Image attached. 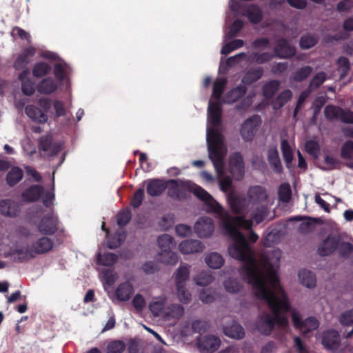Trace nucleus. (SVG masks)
I'll use <instances>...</instances> for the list:
<instances>
[{
    "instance_id": "obj_36",
    "label": "nucleus",
    "mask_w": 353,
    "mask_h": 353,
    "mask_svg": "<svg viewBox=\"0 0 353 353\" xmlns=\"http://www.w3.org/2000/svg\"><path fill=\"white\" fill-rule=\"evenodd\" d=\"M300 283L308 289L314 288L316 285V279L314 273L309 270L301 269L298 272Z\"/></svg>"
},
{
    "instance_id": "obj_25",
    "label": "nucleus",
    "mask_w": 353,
    "mask_h": 353,
    "mask_svg": "<svg viewBox=\"0 0 353 353\" xmlns=\"http://www.w3.org/2000/svg\"><path fill=\"white\" fill-rule=\"evenodd\" d=\"M204 248V245L198 239H185L179 245V249L183 254L201 252Z\"/></svg>"
},
{
    "instance_id": "obj_61",
    "label": "nucleus",
    "mask_w": 353,
    "mask_h": 353,
    "mask_svg": "<svg viewBox=\"0 0 353 353\" xmlns=\"http://www.w3.org/2000/svg\"><path fill=\"white\" fill-rule=\"evenodd\" d=\"M312 72V68L310 65L301 67L293 74V80L296 82L303 81L311 74Z\"/></svg>"
},
{
    "instance_id": "obj_20",
    "label": "nucleus",
    "mask_w": 353,
    "mask_h": 353,
    "mask_svg": "<svg viewBox=\"0 0 353 353\" xmlns=\"http://www.w3.org/2000/svg\"><path fill=\"white\" fill-rule=\"evenodd\" d=\"M226 198L228 205L234 212L241 213L245 211L248 205L246 197L234 192H229Z\"/></svg>"
},
{
    "instance_id": "obj_24",
    "label": "nucleus",
    "mask_w": 353,
    "mask_h": 353,
    "mask_svg": "<svg viewBox=\"0 0 353 353\" xmlns=\"http://www.w3.org/2000/svg\"><path fill=\"white\" fill-rule=\"evenodd\" d=\"M267 159L274 172L281 174L283 172V168L276 145H272L268 147Z\"/></svg>"
},
{
    "instance_id": "obj_4",
    "label": "nucleus",
    "mask_w": 353,
    "mask_h": 353,
    "mask_svg": "<svg viewBox=\"0 0 353 353\" xmlns=\"http://www.w3.org/2000/svg\"><path fill=\"white\" fill-rule=\"evenodd\" d=\"M259 239V235L252 230L249 231L248 238L245 234L236 230L233 236V242L228 248V254L233 259L245 262L252 259L254 250L250 243H255Z\"/></svg>"
},
{
    "instance_id": "obj_11",
    "label": "nucleus",
    "mask_w": 353,
    "mask_h": 353,
    "mask_svg": "<svg viewBox=\"0 0 353 353\" xmlns=\"http://www.w3.org/2000/svg\"><path fill=\"white\" fill-rule=\"evenodd\" d=\"M261 124V117L254 114L247 118L241 125L239 133L245 142H251Z\"/></svg>"
},
{
    "instance_id": "obj_37",
    "label": "nucleus",
    "mask_w": 353,
    "mask_h": 353,
    "mask_svg": "<svg viewBox=\"0 0 353 353\" xmlns=\"http://www.w3.org/2000/svg\"><path fill=\"white\" fill-rule=\"evenodd\" d=\"M263 68L261 66L248 70L241 79V83L251 85L259 80L263 75Z\"/></svg>"
},
{
    "instance_id": "obj_9",
    "label": "nucleus",
    "mask_w": 353,
    "mask_h": 353,
    "mask_svg": "<svg viewBox=\"0 0 353 353\" xmlns=\"http://www.w3.org/2000/svg\"><path fill=\"white\" fill-rule=\"evenodd\" d=\"M72 69L64 59H60L53 65V74L55 81L59 83L61 90L68 91L70 88V75Z\"/></svg>"
},
{
    "instance_id": "obj_33",
    "label": "nucleus",
    "mask_w": 353,
    "mask_h": 353,
    "mask_svg": "<svg viewBox=\"0 0 353 353\" xmlns=\"http://www.w3.org/2000/svg\"><path fill=\"white\" fill-rule=\"evenodd\" d=\"M134 291L133 285L129 281H125L117 286L114 295L119 301H127L130 299Z\"/></svg>"
},
{
    "instance_id": "obj_42",
    "label": "nucleus",
    "mask_w": 353,
    "mask_h": 353,
    "mask_svg": "<svg viewBox=\"0 0 353 353\" xmlns=\"http://www.w3.org/2000/svg\"><path fill=\"white\" fill-rule=\"evenodd\" d=\"M23 176L22 169L18 166H14L6 174V183L10 187H13L22 179Z\"/></svg>"
},
{
    "instance_id": "obj_27",
    "label": "nucleus",
    "mask_w": 353,
    "mask_h": 353,
    "mask_svg": "<svg viewBox=\"0 0 353 353\" xmlns=\"http://www.w3.org/2000/svg\"><path fill=\"white\" fill-rule=\"evenodd\" d=\"M35 52L36 50L32 46H29L22 50L14 62V68L20 70L26 68L30 62V58L32 57Z\"/></svg>"
},
{
    "instance_id": "obj_2",
    "label": "nucleus",
    "mask_w": 353,
    "mask_h": 353,
    "mask_svg": "<svg viewBox=\"0 0 353 353\" xmlns=\"http://www.w3.org/2000/svg\"><path fill=\"white\" fill-rule=\"evenodd\" d=\"M239 272L243 281L252 285L254 296L268 303V309H293L285 293L283 294L282 307L274 305V302L278 301L277 297L273 292L267 289L254 268L243 265L239 268Z\"/></svg>"
},
{
    "instance_id": "obj_60",
    "label": "nucleus",
    "mask_w": 353,
    "mask_h": 353,
    "mask_svg": "<svg viewBox=\"0 0 353 353\" xmlns=\"http://www.w3.org/2000/svg\"><path fill=\"white\" fill-rule=\"evenodd\" d=\"M268 214V208L264 205H261L255 208L252 213V219L256 224L262 223Z\"/></svg>"
},
{
    "instance_id": "obj_48",
    "label": "nucleus",
    "mask_w": 353,
    "mask_h": 353,
    "mask_svg": "<svg viewBox=\"0 0 353 353\" xmlns=\"http://www.w3.org/2000/svg\"><path fill=\"white\" fill-rule=\"evenodd\" d=\"M214 280V277L209 270H202L194 277L196 285L199 286H207Z\"/></svg>"
},
{
    "instance_id": "obj_10",
    "label": "nucleus",
    "mask_w": 353,
    "mask_h": 353,
    "mask_svg": "<svg viewBox=\"0 0 353 353\" xmlns=\"http://www.w3.org/2000/svg\"><path fill=\"white\" fill-rule=\"evenodd\" d=\"M63 148V143L61 141L53 142V137L51 134H46L38 139V150L39 152H44L46 160L51 161Z\"/></svg>"
},
{
    "instance_id": "obj_34",
    "label": "nucleus",
    "mask_w": 353,
    "mask_h": 353,
    "mask_svg": "<svg viewBox=\"0 0 353 353\" xmlns=\"http://www.w3.org/2000/svg\"><path fill=\"white\" fill-rule=\"evenodd\" d=\"M248 197L252 204H258L265 201L268 194L264 187L257 185L249 188Z\"/></svg>"
},
{
    "instance_id": "obj_58",
    "label": "nucleus",
    "mask_w": 353,
    "mask_h": 353,
    "mask_svg": "<svg viewBox=\"0 0 353 353\" xmlns=\"http://www.w3.org/2000/svg\"><path fill=\"white\" fill-rule=\"evenodd\" d=\"M159 255L160 260L165 264L174 265L179 261L178 254L172 250L160 252Z\"/></svg>"
},
{
    "instance_id": "obj_35",
    "label": "nucleus",
    "mask_w": 353,
    "mask_h": 353,
    "mask_svg": "<svg viewBox=\"0 0 353 353\" xmlns=\"http://www.w3.org/2000/svg\"><path fill=\"white\" fill-rule=\"evenodd\" d=\"M340 156L343 159L351 160L345 163V165L353 170V141H345L341 147Z\"/></svg>"
},
{
    "instance_id": "obj_44",
    "label": "nucleus",
    "mask_w": 353,
    "mask_h": 353,
    "mask_svg": "<svg viewBox=\"0 0 353 353\" xmlns=\"http://www.w3.org/2000/svg\"><path fill=\"white\" fill-rule=\"evenodd\" d=\"M319 42L317 35L306 33L303 34L299 39V47L301 50H309L314 47Z\"/></svg>"
},
{
    "instance_id": "obj_16",
    "label": "nucleus",
    "mask_w": 353,
    "mask_h": 353,
    "mask_svg": "<svg viewBox=\"0 0 353 353\" xmlns=\"http://www.w3.org/2000/svg\"><path fill=\"white\" fill-rule=\"evenodd\" d=\"M59 219L54 212L44 215L38 223V230L44 235H53L58 230Z\"/></svg>"
},
{
    "instance_id": "obj_30",
    "label": "nucleus",
    "mask_w": 353,
    "mask_h": 353,
    "mask_svg": "<svg viewBox=\"0 0 353 353\" xmlns=\"http://www.w3.org/2000/svg\"><path fill=\"white\" fill-rule=\"evenodd\" d=\"M53 245V241L50 238L42 236L32 243V251L35 255L45 254L52 249Z\"/></svg>"
},
{
    "instance_id": "obj_3",
    "label": "nucleus",
    "mask_w": 353,
    "mask_h": 353,
    "mask_svg": "<svg viewBox=\"0 0 353 353\" xmlns=\"http://www.w3.org/2000/svg\"><path fill=\"white\" fill-rule=\"evenodd\" d=\"M37 105H28L25 112L30 119L39 124L48 123L49 119L55 121L67 114L65 103L61 100L52 101L49 98L41 97L38 99Z\"/></svg>"
},
{
    "instance_id": "obj_64",
    "label": "nucleus",
    "mask_w": 353,
    "mask_h": 353,
    "mask_svg": "<svg viewBox=\"0 0 353 353\" xmlns=\"http://www.w3.org/2000/svg\"><path fill=\"white\" fill-rule=\"evenodd\" d=\"M192 330L194 333L202 334L210 330V324L205 320H195L192 323Z\"/></svg>"
},
{
    "instance_id": "obj_49",
    "label": "nucleus",
    "mask_w": 353,
    "mask_h": 353,
    "mask_svg": "<svg viewBox=\"0 0 353 353\" xmlns=\"http://www.w3.org/2000/svg\"><path fill=\"white\" fill-rule=\"evenodd\" d=\"M158 245L161 250V252L172 250L175 246V242L173 236L168 234H161L157 239Z\"/></svg>"
},
{
    "instance_id": "obj_23",
    "label": "nucleus",
    "mask_w": 353,
    "mask_h": 353,
    "mask_svg": "<svg viewBox=\"0 0 353 353\" xmlns=\"http://www.w3.org/2000/svg\"><path fill=\"white\" fill-rule=\"evenodd\" d=\"M67 155V152H64L61 157H59V160L58 163L56 165H52V185L50 191L47 192L42 199L43 204L45 207L49 208L53 205V201L55 198L54 194V174L57 172V169L63 163L65 160V157Z\"/></svg>"
},
{
    "instance_id": "obj_43",
    "label": "nucleus",
    "mask_w": 353,
    "mask_h": 353,
    "mask_svg": "<svg viewBox=\"0 0 353 353\" xmlns=\"http://www.w3.org/2000/svg\"><path fill=\"white\" fill-rule=\"evenodd\" d=\"M281 148L283 159L286 164V168L290 170L292 168L294 154L291 146L286 139H283L281 141Z\"/></svg>"
},
{
    "instance_id": "obj_39",
    "label": "nucleus",
    "mask_w": 353,
    "mask_h": 353,
    "mask_svg": "<svg viewBox=\"0 0 353 353\" xmlns=\"http://www.w3.org/2000/svg\"><path fill=\"white\" fill-rule=\"evenodd\" d=\"M247 84L243 83L239 84L234 88L230 90L225 96V101L227 103H232L243 97L245 94L248 90L247 87L245 86Z\"/></svg>"
},
{
    "instance_id": "obj_53",
    "label": "nucleus",
    "mask_w": 353,
    "mask_h": 353,
    "mask_svg": "<svg viewBox=\"0 0 353 353\" xmlns=\"http://www.w3.org/2000/svg\"><path fill=\"white\" fill-rule=\"evenodd\" d=\"M279 199L282 203H288L292 199V189L289 183H282L278 188Z\"/></svg>"
},
{
    "instance_id": "obj_56",
    "label": "nucleus",
    "mask_w": 353,
    "mask_h": 353,
    "mask_svg": "<svg viewBox=\"0 0 353 353\" xmlns=\"http://www.w3.org/2000/svg\"><path fill=\"white\" fill-rule=\"evenodd\" d=\"M324 162L327 165V167L319 166V168L322 171L328 172L332 170L340 169V160L331 155L326 154L324 157Z\"/></svg>"
},
{
    "instance_id": "obj_38",
    "label": "nucleus",
    "mask_w": 353,
    "mask_h": 353,
    "mask_svg": "<svg viewBox=\"0 0 353 353\" xmlns=\"http://www.w3.org/2000/svg\"><path fill=\"white\" fill-rule=\"evenodd\" d=\"M291 90L287 88L281 92L272 101V108L274 110H278L283 108L292 97Z\"/></svg>"
},
{
    "instance_id": "obj_63",
    "label": "nucleus",
    "mask_w": 353,
    "mask_h": 353,
    "mask_svg": "<svg viewBox=\"0 0 353 353\" xmlns=\"http://www.w3.org/2000/svg\"><path fill=\"white\" fill-rule=\"evenodd\" d=\"M145 191L143 186L139 188L133 194L130 201V205L134 209L139 208L144 199Z\"/></svg>"
},
{
    "instance_id": "obj_46",
    "label": "nucleus",
    "mask_w": 353,
    "mask_h": 353,
    "mask_svg": "<svg viewBox=\"0 0 353 353\" xmlns=\"http://www.w3.org/2000/svg\"><path fill=\"white\" fill-rule=\"evenodd\" d=\"M274 58V55L268 52H253L248 56V61L256 64H263L269 62Z\"/></svg>"
},
{
    "instance_id": "obj_15",
    "label": "nucleus",
    "mask_w": 353,
    "mask_h": 353,
    "mask_svg": "<svg viewBox=\"0 0 353 353\" xmlns=\"http://www.w3.org/2000/svg\"><path fill=\"white\" fill-rule=\"evenodd\" d=\"M292 311V316L294 325L296 329L299 330L302 334H307L318 328L319 324L316 318L310 316L303 321L297 312L298 310Z\"/></svg>"
},
{
    "instance_id": "obj_26",
    "label": "nucleus",
    "mask_w": 353,
    "mask_h": 353,
    "mask_svg": "<svg viewBox=\"0 0 353 353\" xmlns=\"http://www.w3.org/2000/svg\"><path fill=\"white\" fill-rule=\"evenodd\" d=\"M10 254L14 256V261L17 263L26 262L35 257L31 246L28 243L23 247L16 246L12 249Z\"/></svg>"
},
{
    "instance_id": "obj_45",
    "label": "nucleus",
    "mask_w": 353,
    "mask_h": 353,
    "mask_svg": "<svg viewBox=\"0 0 353 353\" xmlns=\"http://www.w3.org/2000/svg\"><path fill=\"white\" fill-rule=\"evenodd\" d=\"M101 281L105 289L114 284L117 279V274L112 268H103L101 272Z\"/></svg>"
},
{
    "instance_id": "obj_13",
    "label": "nucleus",
    "mask_w": 353,
    "mask_h": 353,
    "mask_svg": "<svg viewBox=\"0 0 353 353\" xmlns=\"http://www.w3.org/2000/svg\"><path fill=\"white\" fill-rule=\"evenodd\" d=\"M296 49L289 40L285 37H279L275 41L273 48L274 57L281 59H292L296 54Z\"/></svg>"
},
{
    "instance_id": "obj_1",
    "label": "nucleus",
    "mask_w": 353,
    "mask_h": 353,
    "mask_svg": "<svg viewBox=\"0 0 353 353\" xmlns=\"http://www.w3.org/2000/svg\"><path fill=\"white\" fill-rule=\"evenodd\" d=\"M222 117L221 104L210 100L207 110L206 144L208 158L217 172L222 169L228 153L225 138L223 134Z\"/></svg>"
},
{
    "instance_id": "obj_62",
    "label": "nucleus",
    "mask_w": 353,
    "mask_h": 353,
    "mask_svg": "<svg viewBox=\"0 0 353 353\" xmlns=\"http://www.w3.org/2000/svg\"><path fill=\"white\" fill-rule=\"evenodd\" d=\"M341 107L328 104L324 108V115L325 117L329 121H333L334 119H338L340 114Z\"/></svg>"
},
{
    "instance_id": "obj_7",
    "label": "nucleus",
    "mask_w": 353,
    "mask_h": 353,
    "mask_svg": "<svg viewBox=\"0 0 353 353\" xmlns=\"http://www.w3.org/2000/svg\"><path fill=\"white\" fill-rule=\"evenodd\" d=\"M228 6L229 11L226 12L225 16L226 21L229 20L230 12H232L234 17H247L252 24H259L263 19L262 10L255 3L245 6L243 3H235L234 0H232Z\"/></svg>"
},
{
    "instance_id": "obj_57",
    "label": "nucleus",
    "mask_w": 353,
    "mask_h": 353,
    "mask_svg": "<svg viewBox=\"0 0 353 353\" xmlns=\"http://www.w3.org/2000/svg\"><path fill=\"white\" fill-rule=\"evenodd\" d=\"M305 150L314 159H318L320 154L321 147L317 141L310 139L305 142Z\"/></svg>"
},
{
    "instance_id": "obj_19",
    "label": "nucleus",
    "mask_w": 353,
    "mask_h": 353,
    "mask_svg": "<svg viewBox=\"0 0 353 353\" xmlns=\"http://www.w3.org/2000/svg\"><path fill=\"white\" fill-rule=\"evenodd\" d=\"M323 345L328 350L336 352L340 346L341 339L339 332L334 330L324 332L321 336Z\"/></svg>"
},
{
    "instance_id": "obj_41",
    "label": "nucleus",
    "mask_w": 353,
    "mask_h": 353,
    "mask_svg": "<svg viewBox=\"0 0 353 353\" xmlns=\"http://www.w3.org/2000/svg\"><path fill=\"white\" fill-rule=\"evenodd\" d=\"M229 163L232 167L235 168L238 170L241 177L244 176L245 163L240 152H234L230 155Z\"/></svg>"
},
{
    "instance_id": "obj_50",
    "label": "nucleus",
    "mask_w": 353,
    "mask_h": 353,
    "mask_svg": "<svg viewBox=\"0 0 353 353\" xmlns=\"http://www.w3.org/2000/svg\"><path fill=\"white\" fill-rule=\"evenodd\" d=\"M227 81H228L227 79L224 77H218L214 81V82L213 83L212 93V95L214 99H216L217 100L221 99L222 94L223 93L225 87L226 85Z\"/></svg>"
},
{
    "instance_id": "obj_51",
    "label": "nucleus",
    "mask_w": 353,
    "mask_h": 353,
    "mask_svg": "<svg viewBox=\"0 0 353 353\" xmlns=\"http://www.w3.org/2000/svg\"><path fill=\"white\" fill-rule=\"evenodd\" d=\"M52 70V66L44 61L36 63L32 68V74L34 77L40 78L48 74Z\"/></svg>"
},
{
    "instance_id": "obj_5",
    "label": "nucleus",
    "mask_w": 353,
    "mask_h": 353,
    "mask_svg": "<svg viewBox=\"0 0 353 353\" xmlns=\"http://www.w3.org/2000/svg\"><path fill=\"white\" fill-rule=\"evenodd\" d=\"M335 252L342 258L347 259L353 253V245L349 241H345L341 234L330 232L318 245L317 253L325 257Z\"/></svg>"
},
{
    "instance_id": "obj_29",
    "label": "nucleus",
    "mask_w": 353,
    "mask_h": 353,
    "mask_svg": "<svg viewBox=\"0 0 353 353\" xmlns=\"http://www.w3.org/2000/svg\"><path fill=\"white\" fill-rule=\"evenodd\" d=\"M223 330L225 335L234 339H242L245 335L243 327L234 320L226 323Z\"/></svg>"
},
{
    "instance_id": "obj_6",
    "label": "nucleus",
    "mask_w": 353,
    "mask_h": 353,
    "mask_svg": "<svg viewBox=\"0 0 353 353\" xmlns=\"http://www.w3.org/2000/svg\"><path fill=\"white\" fill-rule=\"evenodd\" d=\"M271 315H263L256 321V328L263 334L268 335L274 329L281 330L282 333L288 332L289 328V310H272Z\"/></svg>"
},
{
    "instance_id": "obj_55",
    "label": "nucleus",
    "mask_w": 353,
    "mask_h": 353,
    "mask_svg": "<svg viewBox=\"0 0 353 353\" xmlns=\"http://www.w3.org/2000/svg\"><path fill=\"white\" fill-rule=\"evenodd\" d=\"M223 286L226 292L230 294H235L241 291L242 285L240 281L233 277H228L223 282Z\"/></svg>"
},
{
    "instance_id": "obj_12",
    "label": "nucleus",
    "mask_w": 353,
    "mask_h": 353,
    "mask_svg": "<svg viewBox=\"0 0 353 353\" xmlns=\"http://www.w3.org/2000/svg\"><path fill=\"white\" fill-rule=\"evenodd\" d=\"M188 182H190V181H184L180 179H168V196L176 201L186 199L188 194L186 190L183 188H185L188 190V185H186Z\"/></svg>"
},
{
    "instance_id": "obj_32",
    "label": "nucleus",
    "mask_w": 353,
    "mask_h": 353,
    "mask_svg": "<svg viewBox=\"0 0 353 353\" xmlns=\"http://www.w3.org/2000/svg\"><path fill=\"white\" fill-rule=\"evenodd\" d=\"M190 276V266L180 265L174 273L176 287L186 286Z\"/></svg>"
},
{
    "instance_id": "obj_47",
    "label": "nucleus",
    "mask_w": 353,
    "mask_h": 353,
    "mask_svg": "<svg viewBox=\"0 0 353 353\" xmlns=\"http://www.w3.org/2000/svg\"><path fill=\"white\" fill-rule=\"evenodd\" d=\"M206 264L212 269H219L224 264L223 256L217 252H211L205 257Z\"/></svg>"
},
{
    "instance_id": "obj_31",
    "label": "nucleus",
    "mask_w": 353,
    "mask_h": 353,
    "mask_svg": "<svg viewBox=\"0 0 353 353\" xmlns=\"http://www.w3.org/2000/svg\"><path fill=\"white\" fill-rule=\"evenodd\" d=\"M59 87V83L52 77H46L36 85L37 92L41 94H50Z\"/></svg>"
},
{
    "instance_id": "obj_21",
    "label": "nucleus",
    "mask_w": 353,
    "mask_h": 353,
    "mask_svg": "<svg viewBox=\"0 0 353 353\" xmlns=\"http://www.w3.org/2000/svg\"><path fill=\"white\" fill-rule=\"evenodd\" d=\"M21 211L19 203L11 199L0 200V214L6 217H16Z\"/></svg>"
},
{
    "instance_id": "obj_8",
    "label": "nucleus",
    "mask_w": 353,
    "mask_h": 353,
    "mask_svg": "<svg viewBox=\"0 0 353 353\" xmlns=\"http://www.w3.org/2000/svg\"><path fill=\"white\" fill-rule=\"evenodd\" d=\"M186 185H188V191L203 203L206 212L219 214L224 212L223 206L204 188L192 181Z\"/></svg>"
},
{
    "instance_id": "obj_22",
    "label": "nucleus",
    "mask_w": 353,
    "mask_h": 353,
    "mask_svg": "<svg viewBox=\"0 0 353 353\" xmlns=\"http://www.w3.org/2000/svg\"><path fill=\"white\" fill-rule=\"evenodd\" d=\"M154 317L159 318L162 323L168 325H175L183 310H150Z\"/></svg>"
},
{
    "instance_id": "obj_17",
    "label": "nucleus",
    "mask_w": 353,
    "mask_h": 353,
    "mask_svg": "<svg viewBox=\"0 0 353 353\" xmlns=\"http://www.w3.org/2000/svg\"><path fill=\"white\" fill-rule=\"evenodd\" d=\"M145 186L147 194L151 197L161 196L167 189V180L161 178L148 179L142 183Z\"/></svg>"
},
{
    "instance_id": "obj_40",
    "label": "nucleus",
    "mask_w": 353,
    "mask_h": 353,
    "mask_svg": "<svg viewBox=\"0 0 353 353\" xmlns=\"http://www.w3.org/2000/svg\"><path fill=\"white\" fill-rule=\"evenodd\" d=\"M280 85L281 83L279 80H270L262 87L263 96L266 99H271L279 90Z\"/></svg>"
},
{
    "instance_id": "obj_18",
    "label": "nucleus",
    "mask_w": 353,
    "mask_h": 353,
    "mask_svg": "<svg viewBox=\"0 0 353 353\" xmlns=\"http://www.w3.org/2000/svg\"><path fill=\"white\" fill-rule=\"evenodd\" d=\"M214 223L210 217H199L195 222L194 230L200 238L208 237L214 232Z\"/></svg>"
},
{
    "instance_id": "obj_59",
    "label": "nucleus",
    "mask_w": 353,
    "mask_h": 353,
    "mask_svg": "<svg viewBox=\"0 0 353 353\" xmlns=\"http://www.w3.org/2000/svg\"><path fill=\"white\" fill-rule=\"evenodd\" d=\"M349 37V34L337 33L335 34H325L323 35L321 43L323 46H327L334 42L345 40Z\"/></svg>"
},
{
    "instance_id": "obj_52",
    "label": "nucleus",
    "mask_w": 353,
    "mask_h": 353,
    "mask_svg": "<svg viewBox=\"0 0 353 353\" xmlns=\"http://www.w3.org/2000/svg\"><path fill=\"white\" fill-rule=\"evenodd\" d=\"M229 28V30L224 35V40L232 39L236 37L239 32L242 30L244 23L242 19L236 17Z\"/></svg>"
},
{
    "instance_id": "obj_14",
    "label": "nucleus",
    "mask_w": 353,
    "mask_h": 353,
    "mask_svg": "<svg viewBox=\"0 0 353 353\" xmlns=\"http://www.w3.org/2000/svg\"><path fill=\"white\" fill-rule=\"evenodd\" d=\"M198 350L201 353H214L221 345V339L213 334L199 336L196 339Z\"/></svg>"
},
{
    "instance_id": "obj_28",
    "label": "nucleus",
    "mask_w": 353,
    "mask_h": 353,
    "mask_svg": "<svg viewBox=\"0 0 353 353\" xmlns=\"http://www.w3.org/2000/svg\"><path fill=\"white\" fill-rule=\"evenodd\" d=\"M44 194V188L41 185H32L27 188L21 194L25 202L37 201Z\"/></svg>"
},
{
    "instance_id": "obj_54",
    "label": "nucleus",
    "mask_w": 353,
    "mask_h": 353,
    "mask_svg": "<svg viewBox=\"0 0 353 353\" xmlns=\"http://www.w3.org/2000/svg\"><path fill=\"white\" fill-rule=\"evenodd\" d=\"M118 260V256L112 252H107L102 256L101 252L97 254V263L103 266H112Z\"/></svg>"
}]
</instances>
